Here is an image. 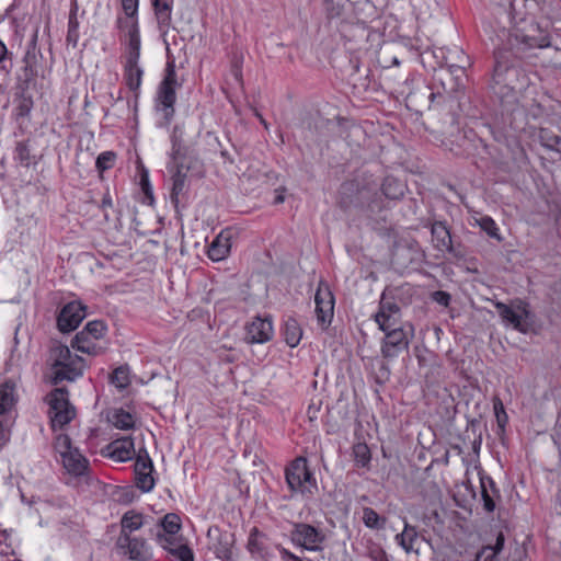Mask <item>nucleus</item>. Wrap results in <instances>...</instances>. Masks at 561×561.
I'll return each mask as SVG.
<instances>
[{
    "label": "nucleus",
    "instance_id": "1",
    "mask_svg": "<svg viewBox=\"0 0 561 561\" xmlns=\"http://www.w3.org/2000/svg\"><path fill=\"white\" fill-rule=\"evenodd\" d=\"M54 382L73 381L81 377L85 367L82 357L73 355L67 345L54 342L49 351Z\"/></svg>",
    "mask_w": 561,
    "mask_h": 561
},
{
    "label": "nucleus",
    "instance_id": "2",
    "mask_svg": "<svg viewBox=\"0 0 561 561\" xmlns=\"http://www.w3.org/2000/svg\"><path fill=\"white\" fill-rule=\"evenodd\" d=\"M379 198L377 184L360 186L358 182L350 181L341 185L339 203L345 210L358 208L376 213L381 210Z\"/></svg>",
    "mask_w": 561,
    "mask_h": 561
},
{
    "label": "nucleus",
    "instance_id": "3",
    "mask_svg": "<svg viewBox=\"0 0 561 561\" xmlns=\"http://www.w3.org/2000/svg\"><path fill=\"white\" fill-rule=\"evenodd\" d=\"M55 449L61 457L64 468L72 476H83L88 471L89 462L66 434H59L55 439Z\"/></svg>",
    "mask_w": 561,
    "mask_h": 561
},
{
    "label": "nucleus",
    "instance_id": "4",
    "mask_svg": "<svg viewBox=\"0 0 561 561\" xmlns=\"http://www.w3.org/2000/svg\"><path fill=\"white\" fill-rule=\"evenodd\" d=\"M178 87L176 72L173 62H168L165 76L159 85L156 107L162 113L163 118L169 123L174 115L176 101L175 89Z\"/></svg>",
    "mask_w": 561,
    "mask_h": 561
},
{
    "label": "nucleus",
    "instance_id": "5",
    "mask_svg": "<svg viewBox=\"0 0 561 561\" xmlns=\"http://www.w3.org/2000/svg\"><path fill=\"white\" fill-rule=\"evenodd\" d=\"M15 404L14 385L5 382L0 386V449L9 442L11 426L14 422Z\"/></svg>",
    "mask_w": 561,
    "mask_h": 561
},
{
    "label": "nucleus",
    "instance_id": "6",
    "mask_svg": "<svg viewBox=\"0 0 561 561\" xmlns=\"http://www.w3.org/2000/svg\"><path fill=\"white\" fill-rule=\"evenodd\" d=\"M495 308L505 324L522 333H527L530 330L533 320L527 304L519 301L516 305L508 306L496 302Z\"/></svg>",
    "mask_w": 561,
    "mask_h": 561
},
{
    "label": "nucleus",
    "instance_id": "7",
    "mask_svg": "<svg viewBox=\"0 0 561 561\" xmlns=\"http://www.w3.org/2000/svg\"><path fill=\"white\" fill-rule=\"evenodd\" d=\"M49 416L51 426L64 427L76 415L75 408L69 403L68 392L62 388H57L48 396Z\"/></svg>",
    "mask_w": 561,
    "mask_h": 561
},
{
    "label": "nucleus",
    "instance_id": "8",
    "mask_svg": "<svg viewBox=\"0 0 561 561\" xmlns=\"http://www.w3.org/2000/svg\"><path fill=\"white\" fill-rule=\"evenodd\" d=\"M290 538L295 545L302 547L306 550L319 551L322 549L321 545L323 543L325 536L322 531L309 524L298 523L294 525V528L290 531Z\"/></svg>",
    "mask_w": 561,
    "mask_h": 561
},
{
    "label": "nucleus",
    "instance_id": "9",
    "mask_svg": "<svg viewBox=\"0 0 561 561\" xmlns=\"http://www.w3.org/2000/svg\"><path fill=\"white\" fill-rule=\"evenodd\" d=\"M383 332L385 337L381 342V354L385 358L397 357L401 352L408 350L413 334L411 333V335H409L403 325L388 329Z\"/></svg>",
    "mask_w": 561,
    "mask_h": 561
},
{
    "label": "nucleus",
    "instance_id": "10",
    "mask_svg": "<svg viewBox=\"0 0 561 561\" xmlns=\"http://www.w3.org/2000/svg\"><path fill=\"white\" fill-rule=\"evenodd\" d=\"M285 478L290 491L305 492L306 484L312 480V473L308 469L307 459L298 457L293 460L285 470Z\"/></svg>",
    "mask_w": 561,
    "mask_h": 561
},
{
    "label": "nucleus",
    "instance_id": "11",
    "mask_svg": "<svg viewBox=\"0 0 561 561\" xmlns=\"http://www.w3.org/2000/svg\"><path fill=\"white\" fill-rule=\"evenodd\" d=\"M374 320L378 324L379 330L398 328L401 325V309L397 302L381 295L378 311L374 314Z\"/></svg>",
    "mask_w": 561,
    "mask_h": 561
},
{
    "label": "nucleus",
    "instance_id": "12",
    "mask_svg": "<svg viewBox=\"0 0 561 561\" xmlns=\"http://www.w3.org/2000/svg\"><path fill=\"white\" fill-rule=\"evenodd\" d=\"M153 463L145 448L139 449L135 462V481L142 492H150L156 484L152 476Z\"/></svg>",
    "mask_w": 561,
    "mask_h": 561
},
{
    "label": "nucleus",
    "instance_id": "13",
    "mask_svg": "<svg viewBox=\"0 0 561 561\" xmlns=\"http://www.w3.org/2000/svg\"><path fill=\"white\" fill-rule=\"evenodd\" d=\"M314 302L317 321L322 328H327L334 313V298L328 286H319L314 295Z\"/></svg>",
    "mask_w": 561,
    "mask_h": 561
},
{
    "label": "nucleus",
    "instance_id": "14",
    "mask_svg": "<svg viewBox=\"0 0 561 561\" xmlns=\"http://www.w3.org/2000/svg\"><path fill=\"white\" fill-rule=\"evenodd\" d=\"M117 547L134 561H147L151 558V551L146 540L131 537L130 535H119Z\"/></svg>",
    "mask_w": 561,
    "mask_h": 561
},
{
    "label": "nucleus",
    "instance_id": "15",
    "mask_svg": "<svg viewBox=\"0 0 561 561\" xmlns=\"http://www.w3.org/2000/svg\"><path fill=\"white\" fill-rule=\"evenodd\" d=\"M85 317V307L80 302L67 304L57 318V325L61 332H70L77 329Z\"/></svg>",
    "mask_w": 561,
    "mask_h": 561
},
{
    "label": "nucleus",
    "instance_id": "16",
    "mask_svg": "<svg viewBox=\"0 0 561 561\" xmlns=\"http://www.w3.org/2000/svg\"><path fill=\"white\" fill-rule=\"evenodd\" d=\"M273 324L267 318L256 317L245 327L244 340L250 343H266L273 337Z\"/></svg>",
    "mask_w": 561,
    "mask_h": 561
},
{
    "label": "nucleus",
    "instance_id": "17",
    "mask_svg": "<svg viewBox=\"0 0 561 561\" xmlns=\"http://www.w3.org/2000/svg\"><path fill=\"white\" fill-rule=\"evenodd\" d=\"M157 540L164 550L180 561H194L192 549L178 535H158Z\"/></svg>",
    "mask_w": 561,
    "mask_h": 561
},
{
    "label": "nucleus",
    "instance_id": "18",
    "mask_svg": "<svg viewBox=\"0 0 561 561\" xmlns=\"http://www.w3.org/2000/svg\"><path fill=\"white\" fill-rule=\"evenodd\" d=\"M232 237L231 229L222 230L210 243L207 251L208 257L214 262L225 260L230 253Z\"/></svg>",
    "mask_w": 561,
    "mask_h": 561
},
{
    "label": "nucleus",
    "instance_id": "19",
    "mask_svg": "<svg viewBox=\"0 0 561 561\" xmlns=\"http://www.w3.org/2000/svg\"><path fill=\"white\" fill-rule=\"evenodd\" d=\"M408 102L412 105H417L423 108L431 110L433 104H440L446 100L445 94L440 92L431 91L430 88L412 92L407 98Z\"/></svg>",
    "mask_w": 561,
    "mask_h": 561
},
{
    "label": "nucleus",
    "instance_id": "20",
    "mask_svg": "<svg viewBox=\"0 0 561 561\" xmlns=\"http://www.w3.org/2000/svg\"><path fill=\"white\" fill-rule=\"evenodd\" d=\"M108 456L116 461H127L135 455L134 442L130 437H123L108 444Z\"/></svg>",
    "mask_w": 561,
    "mask_h": 561
},
{
    "label": "nucleus",
    "instance_id": "21",
    "mask_svg": "<svg viewBox=\"0 0 561 561\" xmlns=\"http://www.w3.org/2000/svg\"><path fill=\"white\" fill-rule=\"evenodd\" d=\"M432 242L442 252L453 253L451 236L445 224L436 221L432 225Z\"/></svg>",
    "mask_w": 561,
    "mask_h": 561
},
{
    "label": "nucleus",
    "instance_id": "22",
    "mask_svg": "<svg viewBox=\"0 0 561 561\" xmlns=\"http://www.w3.org/2000/svg\"><path fill=\"white\" fill-rule=\"evenodd\" d=\"M140 58V34L137 22H133L128 31V46L126 62L135 65Z\"/></svg>",
    "mask_w": 561,
    "mask_h": 561
},
{
    "label": "nucleus",
    "instance_id": "23",
    "mask_svg": "<svg viewBox=\"0 0 561 561\" xmlns=\"http://www.w3.org/2000/svg\"><path fill=\"white\" fill-rule=\"evenodd\" d=\"M481 497L483 501V508L491 513L495 510V497L499 496V491L495 488L494 481L490 477H481Z\"/></svg>",
    "mask_w": 561,
    "mask_h": 561
},
{
    "label": "nucleus",
    "instance_id": "24",
    "mask_svg": "<svg viewBox=\"0 0 561 561\" xmlns=\"http://www.w3.org/2000/svg\"><path fill=\"white\" fill-rule=\"evenodd\" d=\"M381 192L378 191V195L380 198L378 199L381 209L385 206L382 196L389 199H397L403 195L404 186L403 184L393 178H386L380 187Z\"/></svg>",
    "mask_w": 561,
    "mask_h": 561
},
{
    "label": "nucleus",
    "instance_id": "25",
    "mask_svg": "<svg viewBox=\"0 0 561 561\" xmlns=\"http://www.w3.org/2000/svg\"><path fill=\"white\" fill-rule=\"evenodd\" d=\"M159 28L167 32L171 24L172 5L169 0H151Z\"/></svg>",
    "mask_w": 561,
    "mask_h": 561
},
{
    "label": "nucleus",
    "instance_id": "26",
    "mask_svg": "<svg viewBox=\"0 0 561 561\" xmlns=\"http://www.w3.org/2000/svg\"><path fill=\"white\" fill-rule=\"evenodd\" d=\"M518 75V69L515 67H508L504 65L502 61L496 59V64L494 67L493 80L496 84H504L512 89L514 85L512 84V77H516Z\"/></svg>",
    "mask_w": 561,
    "mask_h": 561
},
{
    "label": "nucleus",
    "instance_id": "27",
    "mask_svg": "<svg viewBox=\"0 0 561 561\" xmlns=\"http://www.w3.org/2000/svg\"><path fill=\"white\" fill-rule=\"evenodd\" d=\"M284 337L285 342L289 347H296L301 337L302 330L298 323V321L294 318H288L284 324Z\"/></svg>",
    "mask_w": 561,
    "mask_h": 561
},
{
    "label": "nucleus",
    "instance_id": "28",
    "mask_svg": "<svg viewBox=\"0 0 561 561\" xmlns=\"http://www.w3.org/2000/svg\"><path fill=\"white\" fill-rule=\"evenodd\" d=\"M417 538L419 535L415 527L405 523L403 531L396 536V541L409 553L411 551H417L414 549V543L417 541Z\"/></svg>",
    "mask_w": 561,
    "mask_h": 561
},
{
    "label": "nucleus",
    "instance_id": "29",
    "mask_svg": "<svg viewBox=\"0 0 561 561\" xmlns=\"http://www.w3.org/2000/svg\"><path fill=\"white\" fill-rule=\"evenodd\" d=\"M96 341L98 340L93 339L92 336H83V339L79 340L78 332L71 341V346L81 353L99 355L102 348L96 344Z\"/></svg>",
    "mask_w": 561,
    "mask_h": 561
},
{
    "label": "nucleus",
    "instance_id": "30",
    "mask_svg": "<svg viewBox=\"0 0 561 561\" xmlns=\"http://www.w3.org/2000/svg\"><path fill=\"white\" fill-rule=\"evenodd\" d=\"M232 543L233 538L230 534L219 535L217 542L214 546V552L217 558L228 561L232 558Z\"/></svg>",
    "mask_w": 561,
    "mask_h": 561
},
{
    "label": "nucleus",
    "instance_id": "31",
    "mask_svg": "<svg viewBox=\"0 0 561 561\" xmlns=\"http://www.w3.org/2000/svg\"><path fill=\"white\" fill-rule=\"evenodd\" d=\"M122 530L119 535H130L142 526V516L134 511L125 513L121 519Z\"/></svg>",
    "mask_w": 561,
    "mask_h": 561
},
{
    "label": "nucleus",
    "instance_id": "32",
    "mask_svg": "<svg viewBox=\"0 0 561 561\" xmlns=\"http://www.w3.org/2000/svg\"><path fill=\"white\" fill-rule=\"evenodd\" d=\"M186 186V173L182 171V165L176 167V171L172 175V191L171 201L174 204L179 203V196L183 193Z\"/></svg>",
    "mask_w": 561,
    "mask_h": 561
},
{
    "label": "nucleus",
    "instance_id": "33",
    "mask_svg": "<svg viewBox=\"0 0 561 561\" xmlns=\"http://www.w3.org/2000/svg\"><path fill=\"white\" fill-rule=\"evenodd\" d=\"M125 76L129 89L133 91L138 90L141 84L142 77V69L139 67L138 62H135V65L126 62Z\"/></svg>",
    "mask_w": 561,
    "mask_h": 561
},
{
    "label": "nucleus",
    "instance_id": "34",
    "mask_svg": "<svg viewBox=\"0 0 561 561\" xmlns=\"http://www.w3.org/2000/svg\"><path fill=\"white\" fill-rule=\"evenodd\" d=\"M363 523L370 529H382L386 525V518L380 517L378 513L371 507H365L362 516Z\"/></svg>",
    "mask_w": 561,
    "mask_h": 561
},
{
    "label": "nucleus",
    "instance_id": "35",
    "mask_svg": "<svg viewBox=\"0 0 561 561\" xmlns=\"http://www.w3.org/2000/svg\"><path fill=\"white\" fill-rule=\"evenodd\" d=\"M106 331V325L102 321H90L85 324V327L79 332V340L83 339V336H92L95 340H100L103 337Z\"/></svg>",
    "mask_w": 561,
    "mask_h": 561
},
{
    "label": "nucleus",
    "instance_id": "36",
    "mask_svg": "<svg viewBox=\"0 0 561 561\" xmlns=\"http://www.w3.org/2000/svg\"><path fill=\"white\" fill-rule=\"evenodd\" d=\"M463 72H465L463 67L456 66V65H450L447 70H440L437 73V79L439 80V82H440V84L443 87V90L447 94H451L453 92H455L458 89L459 84L456 82L455 84H453L450 87H446L444 78L447 77V76H453V75H456V76H458L459 73L463 75Z\"/></svg>",
    "mask_w": 561,
    "mask_h": 561
},
{
    "label": "nucleus",
    "instance_id": "37",
    "mask_svg": "<svg viewBox=\"0 0 561 561\" xmlns=\"http://www.w3.org/2000/svg\"><path fill=\"white\" fill-rule=\"evenodd\" d=\"M353 455L357 466L367 467L370 462L371 455L369 447L365 443H358L353 447Z\"/></svg>",
    "mask_w": 561,
    "mask_h": 561
},
{
    "label": "nucleus",
    "instance_id": "38",
    "mask_svg": "<svg viewBox=\"0 0 561 561\" xmlns=\"http://www.w3.org/2000/svg\"><path fill=\"white\" fill-rule=\"evenodd\" d=\"M162 533L158 535H176L181 528L180 517L176 514H167L162 522Z\"/></svg>",
    "mask_w": 561,
    "mask_h": 561
},
{
    "label": "nucleus",
    "instance_id": "39",
    "mask_svg": "<svg viewBox=\"0 0 561 561\" xmlns=\"http://www.w3.org/2000/svg\"><path fill=\"white\" fill-rule=\"evenodd\" d=\"M112 423L116 428L129 430L134 426V419L128 412L118 410L113 414Z\"/></svg>",
    "mask_w": 561,
    "mask_h": 561
},
{
    "label": "nucleus",
    "instance_id": "40",
    "mask_svg": "<svg viewBox=\"0 0 561 561\" xmlns=\"http://www.w3.org/2000/svg\"><path fill=\"white\" fill-rule=\"evenodd\" d=\"M111 382L119 389L126 388L129 385L128 369L125 367L116 368L111 375Z\"/></svg>",
    "mask_w": 561,
    "mask_h": 561
},
{
    "label": "nucleus",
    "instance_id": "41",
    "mask_svg": "<svg viewBox=\"0 0 561 561\" xmlns=\"http://www.w3.org/2000/svg\"><path fill=\"white\" fill-rule=\"evenodd\" d=\"M247 548L252 556H262L263 542L261 541L256 529H253L252 533L250 534Z\"/></svg>",
    "mask_w": 561,
    "mask_h": 561
},
{
    "label": "nucleus",
    "instance_id": "42",
    "mask_svg": "<svg viewBox=\"0 0 561 561\" xmlns=\"http://www.w3.org/2000/svg\"><path fill=\"white\" fill-rule=\"evenodd\" d=\"M13 67L12 59L8 56L5 45L0 41V76L7 77Z\"/></svg>",
    "mask_w": 561,
    "mask_h": 561
},
{
    "label": "nucleus",
    "instance_id": "43",
    "mask_svg": "<svg viewBox=\"0 0 561 561\" xmlns=\"http://www.w3.org/2000/svg\"><path fill=\"white\" fill-rule=\"evenodd\" d=\"M478 224L481 227V229L485 231L491 238L501 240V237L499 234V228L491 217L483 216L479 219Z\"/></svg>",
    "mask_w": 561,
    "mask_h": 561
},
{
    "label": "nucleus",
    "instance_id": "44",
    "mask_svg": "<svg viewBox=\"0 0 561 561\" xmlns=\"http://www.w3.org/2000/svg\"><path fill=\"white\" fill-rule=\"evenodd\" d=\"M116 154L112 151L102 152L96 159V168L102 172L114 165Z\"/></svg>",
    "mask_w": 561,
    "mask_h": 561
},
{
    "label": "nucleus",
    "instance_id": "45",
    "mask_svg": "<svg viewBox=\"0 0 561 561\" xmlns=\"http://www.w3.org/2000/svg\"><path fill=\"white\" fill-rule=\"evenodd\" d=\"M15 159L23 165H28L31 162V150L28 145L24 141L18 142L15 147Z\"/></svg>",
    "mask_w": 561,
    "mask_h": 561
},
{
    "label": "nucleus",
    "instance_id": "46",
    "mask_svg": "<svg viewBox=\"0 0 561 561\" xmlns=\"http://www.w3.org/2000/svg\"><path fill=\"white\" fill-rule=\"evenodd\" d=\"M493 409H494V413H495L499 426L501 428H504L508 421V416L504 410V405H503L502 401L499 398L494 399Z\"/></svg>",
    "mask_w": 561,
    "mask_h": 561
},
{
    "label": "nucleus",
    "instance_id": "47",
    "mask_svg": "<svg viewBox=\"0 0 561 561\" xmlns=\"http://www.w3.org/2000/svg\"><path fill=\"white\" fill-rule=\"evenodd\" d=\"M182 135H183L182 128L179 127V126H175L173 128V131H172V135H171L172 154H173L174 158L181 151Z\"/></svg>",
    "mask_w": 561,
    "mask_h": 561
},
{
    "label": "nucleus",
    "instance_id": "48",
    "mask_svg": "<svg viewBox=\"0 0 561 561\" xmlns=\"http://www.w3.org/2000/svg\"><path fill=\"white\" fill-rule=\"evenodd\" d=\"M139 0H122V7L127 16L134 18L138 12Z\"/></svg>",
    "mask_w": 561,
    "mask_h": 561
},
{
    "label": "nucleus",
    "instance_id": "49",
    "mask_svg": "<svg viewBox=\"0 0 561 561\" xmlns=\"http://www.w3.org/2000/svg\"><path fill=\"white\" fill-rule=\"evenodd\" d=\"M496 556L497 552H495L491 546H485L479 552L478 558L482 559L483 561H495Z\"/></svg>",
    "mask_w": 561,
    "mask_h": 561
},
{
    "label": "nucleus",
    "instance_id": "50",
    "mask_svg": "<svg viewBox=\"0 0 561 561\" xmlns=\"http://www.w3.org/2000/svg\"><path fill=\"white\" fill-rule=\"evenodd\" d=\"M504 535L502 533H499L496 537V541L494 546H491L497 554L503 550L504 548Z\"/></svg>",
    "mask_w": 561,
    "mask_h": 561
},
{
    "label": "nucleus",
    "instance_id": "51",
    "mask_svg": "<svg viewBox=\"0 0 561 561\" xmlns=\"http://www.w3.org/2000/svg\"><path fill=\"white\" fill-rule=\"evenodd\" d=\"M435 296H436V300H437L439 304H442V305H444V306H447V305H448L450 297H449V295H448L447 293H444V291H436V293H435Z\"/></svg>",
    "mask_w": 561,
    "mask_h": 561
},
{
    "label": "nucleus",
    "instance_id": "52",
    "mask_svg": "<svg viewBox=\"0 0 561 561\" xmlns=\"http://www.w3.org/2000/svg\"><path fill=\"white\" fill-rule=\"evenodd\" d=\"M373 558L376 561H382L383 559H386V553L382 550H378L377 553H375V556H373Z\"/></svg>",
    "mask_w": 561,
    "mask_h": 561
},
{
    "label": "nucleus",
    "instance_id": "53",
    "mask_svg": "<svg viewBox=\"0 0 561 561\" xmlns=\"http://www.w3.org/2000/svg\"><path fill=\"white\" fill-rule=\"evenodd\" d=\"M539 48L548 47L549 42L546 38H542L540 43L537 44Z\"/></svg>",
    "mask_w": 561,
    "mask_h": 561
},
{
    "label": "nucleus",
    "instance_id": "54",
    "mask_svg": "<svg viewBox=\"0 0 561 561\" xmlns=\"http://www.w3.org/2000/svg\"><path fill=\"white\" fill-rule=\"evenodd\" d=\"M283 202H284V197L282 195H277L275 197V202H274L275 204H279V203H283Z\"/></svg>",
    "mask_w": 561,
    "mask_h": 561
},
{
    "label": "nucleus",
    "instance_id": "55",
    "mask_svg": "<svg viewBox=\"0 0 561 561\" xmlns=\"http://www.w3.org/2000/svg\"><path fill=\"white\" fill-rule=\"evenodd\" d=\"M257 117L260 118V122L264 125V127L267 128V124H266L265 119L259 114H257Z\"/></svg>",
    "mask_w": 561,
    "mask_h": 561
},
{
    "label": "nucleus",
    "instance_id": "56",
    "mask_svg": "<svg viewBox=\"0 0 561 561\" xmlns=\"http://www.w3.org/2000/svg\"><path fill=\"white\" fill-rule=\"evenodd\" d=\"M103 205H108V206H111V205H112L111 199L104 198V199H103Z\"/></svg>",
    "mask_w": 561,
    "mask_h": 561
},
{
    "label": "nucleus",
    "instance_id": "57",
    "mask_svg": "<svg viewBox=\"0 0 561 561\" xmlns=\"http://www.w3.org/2000/svg\"><path fill=\"white\" fill-rule=\"evenodd\" d=\"M393 64H394V65H399V61H398V59H397V58H394V59H393Z\"/></svg>",
    "mask_w": 561,
    "mask_h": 561
}]
</instances>
